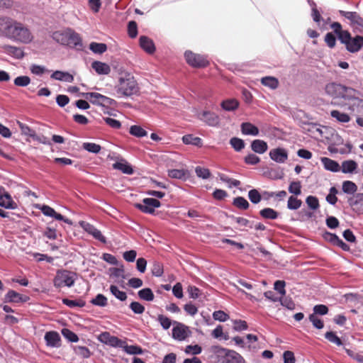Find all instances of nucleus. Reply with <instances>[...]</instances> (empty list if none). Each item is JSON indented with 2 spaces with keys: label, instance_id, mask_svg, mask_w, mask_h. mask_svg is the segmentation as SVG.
<instances>
[{
  "label": "nucleus",
  "instance_id": "obj_1",
  "mask_svg": "<svg viewBox=\"0 0 363 363\" xmlns=\"http://www.w3.org/2000/svg\"><path fill=\"white\" fill-rule=\"evenodd\" d=\"M0 33L13 41L24 44L30 43L33 38L27 26L9 17L0 18Z\"/></svg>",
  "mask_w": 363,
  "mask_h": 363
},
{
  "label": "nucleus",
  "instance_id": "obj_2",
  "mask_svg": "<svg viewBox=\"0 0 363 363\" xmlns=\"http://www.w3.org/2000/svg\"><path fill=\"white\" fill-rule=\"evenodd\" d=\"M52 38L55 41L62 45L75 48L77 50H83L84 46L80 35L72 28H68L55 31L52 33Z\"/></svg>",
  "mask_w": 363,
  "mask_h": 363
},
{
  "label": "nucleus",
  "instance_id": "obj_3",
  "mask_svg": "<svg viewBox=\"0 0 363 363\" xmlns=\"http://www.w3.org/2000/svg\"><path fill=\"white\" fill-rule=\"evenodd\" d=\"M325 91L328 95L335 99H343L346 101H350L355 95L359 94L356 89L335 82L326 84Z\"/></svg>",
  "mask_w": 363,
  "mask_h": 363
},
{
  "label": "nucleus",
  "instance_id": "obj_4",
  "mask_svg": "<svg viewBox=\"0 0 363 363\" xmlns=\"http://www.w3.org/2000/svg\"><path fill=\"white\" fill-rule=\"evenodd\" d=\"M116 93L123 96H131L139 92L138 84L134 77L130 74H126L121 77L117 85L115 86Z\"/></svg>",
  "mask_w": 363,
  "mask_h": 363
},
{
  "label": "nucleus",
  "instance_id": "obj_5",
  "mask_svg": "<svg viewBox=\"0 0 363 363\" xmlns=\"http://www.w3.org/2000/svg\"><path fill=\"white\" fill-rule=\"evenodd\" d=\"M76 277L75 272L66 269L58 270L53 280L54 286L56 288L71 287L74 284Z\"/></svg>",
  "mask_w": 363,
  "mask_h": 363
},
{
  "label": "nucleus",
  "instance_id": "obj_6",
  "mask_svg": "<svg viewBox=\"0 0 363 363\" xmlns=\"http://www.w3.org/2000/svg\"><path fill=\"white\" fill-rule=\"evenodd\" d=\"M340 43L345 45L346 50L350 53H356L363 48V36L357 35L352 37L351 33L345 34Z\"/></svg>",
  "mask_w": 363,
  "mask_h": 363
},
{
  "label": "nucleus",
  "instance_id": "obj_7",
  "mask_svg": "<svg viewBox=\"0 0 363 363\" xmlns=\"http://www.w3.org/2000/svg\"><path fill=\"white\" fill-rule=\"evenodd\" d=\"M81 94L86 99L89 100V101L94 105L106 106L115 105L116 104V101L114 99L102 95L99 93L86 92L82 93Z\"/></svg>",
  "mask_w": 363,
  "mask_h": 363
},
{
  "label": "nucleus",
  "instance_id": "obj_8",
  "mask_svg": "<svg viewBox=\"0 0 363 363\" xmlns=\"http://www.w3.org/2000/svg\"><path fill=\"white\" fill-rule=\"evenodd\" d=\"M228 352V350L220 346H211L208 350V359L210 363H225Z\"/></svg>",
  "mask_w": 363,
  "mask_h": 363
},
{
  "label": "nucleus",
  "instance_id": "obj_9",
  "mask_svg": "<svg viewBox=\"0 0 363 363\" xmlns=\"http://www.w3.org/2000/svg\"><path fill=\"white\" fill-rule=\"evenodd\" d=\"M184 57L186 62L193 67H205L209 63L206 56L196 54L190 50H186L184 52Z\"/></svg>",
  "mask_w": 363,
  "mask_h": 363
},
{
  "label": "nucleus",
  "instance_id": "obj_10",
  "mask_svg": "<svg viewBox=\"0 0 363 363\" xmlns=\"http://www.w3.org/2000/svg\"><path fill=\"white\" fill-rule=\"evenodd\" d=\"M339 13L350 21V25L357 31L363 32V18L355 11H345L340 10Z\"/></svg>",
  "mask_w": 363,
  "mask_h": 363
},
{
  "label": "nucleus",
  "instance_id": "obj_11",
  "mask_svg": "<svg viewBox=\"0 0 363 363\" xmlns=\"http://www.w3.org/2000/svg\"><path fill=\"white\" fill-rule=\"evenodd\" d=\"M135 206L143 213L152 214L156 208L161 206V202L154 198H145L141 203H135Z\"/></svg>",
  "mask_w": 363,
  "mask_h": 363
},
{
  "label": "nucleus",
  "instance_id": "obj_12",
  "mask_svg": "<svg viewBox=\"0 0 363 363\" xmlns=\"http://www.w3.org/2000/svg\"><path fill=\"white\" fill-rule=\"evenodd\" d=\"M198 118L209 126L217 127L220 124V117L216 113L209 111H203L199 113Z\"/></svg>",
  "mask_w": 363,
  "mask_h": 363
},
{
  "label": "nucleus",
  "instance_id": "obj_13",
  "mask_svg": "<svg viewBox=\"0 0 363 363\" xmlns=\"http://www.w3.org/2000/svg\"><path fill=\"white\" fill-rule=\"evenodd\" d=\"M80 226L84 229L85 232L93 236L94 238L100 241L102 243H106V238L102 235L101 232L98 230L92 224L86 221H81L79 223Z\"/></svg>",
  "mask_w": 363,
  "mask_h": 363
},
{
  "label": "nucleus",
  "instance_id": "obj_14",
  "mask_svg": "<svg viewBox=\"0 0 363 363\" xmlns=\"http://www.w3.org/2000/svg\"><path fill=\"white\" fill-rule=\"evenodd\" d=\"M98 340L106 345H108L111 347H121V346H123V340L118 339L116 336L111 335L108 332H104L101 333L99 337Z\"/></svg>",
  "mask_w": 363,
  "mask_h": 363
},
{
  "label": "nucleus",
  "instance_id": "obj_15",
  "mask_svg": "<svg viewBox=\"0 0 363 363\" xmlns=\"http://www.w3.org/2000/svg\"><path fill=\"white\" fill-rule=\"evenodd\" d=\"M347 202L356 213H363V193H357L348 199Z\"/></svg>",
  "mask_w": 363,
  "mask_h": 363
},
{
  "label": "nucleus",
  "instance_id": "obj_16",
  "mask_svg": "<svg viewBox=\"0 0 363 363\" xmlns=\"http://www.w3.org/2000/svg\"><path fill=\"white\" fill-rule=\"evenodd\" d=\"M269 157L277 163H284L288 159V152L286 150L282 147L272 149L269 152Z\"/></svg>",
  "mask_w": 363,
  "mask_h": 363
},
{
  "label": "nucleus",
  "instance_id": "obj_17",
  "mask_svg": "<svg viewBox=\"0 0 363 363\" xmlns=\"http://www.w3.org/2000/svg\"><path fill=\"white\" fill-rule=\"evenodd\" d=\"M191 331L189 328L182 323H177L172 329V336L174 339L183 340L189 337Z\"/></svg>",
  "mask_w": 363,
  "mask_h": 363
},
{
  "label": "nucleus",
  "instance_id": "obj_18",
  "mask_svg": "<svg viewBox=\"0 0 363 363\" xmlns=\"http://www.w3.org/2000/svg\"><path fill=\"white\" fill-rule=\"evenodd\" d=\"M28 300V297L21 295L14 290H9L4 297V302L9 303H21Z\"/></svg>",
  "mask_w": 363,
  "mask_h": 363
},
{
  "label": "nucleus",
  "instance_id": "obj_19",
  "mask_svg": "<svg viewBox=\"0 0 363 363\" xmlns=\"http://www.w3.org/2000/svg\"><path fill=\"white\" fill-rule=\"evenodd\" d=\"M140 46L148 54H152L155 51V45L152 39L145 35H141L139 38Z\"/></svg>",
  "mask_w": 363,
  "mask_h": 363
},
{
  "label": "nucleus",
  "instance_id": "obj_20",
  "mask_svg": "<svg viewBox=\"0 0 363 363\" xmlns=\"http://www.w3.org/2000/svg\"><path fill=\"white\" fill-rule=\"evenodd\" d=\"M320 162L323 165L325 169L332 172H338L340 170V166L339 163L329 157H323L320 158Z\"/></svg>",
  "mask_w": 363,
  "mask_h": 363
},
{
  "label": "nucleus",
  "instance_id": "obj_21",
  "mask_svg": "<svg viewBox=\"0 0 363 363\" xmlns=\"http://www.w3.org/2000/svg\"><path fill=\"white\" fill-rule=\"evenodd\" d=\"M3 49L5 53L15 57L16 59H22L25 55L24 52L21 48L13 45H6L3 47Z\"/></svg>",
  "mask_w": 363,
  "mask_h": 363
},
{
  "label": "nucleus",
  "instance_id": "obj_22",
  "mask_svg": "<svg viewBox=\"0 0 363 363\" xmlns=\"http://www.w3.org/2000/svg\"><path fill=\"white\" fill-rule=\"evenodd\" d=\"M252 150L257 154H264L268 149L267 143L262 140L256 139L252 141L250 145Z\"/></svg>",
  "mask_w": 363,
  "mask_h": 363
},
{
  "label": "nucleus",
  "instance_id": "obj_23",
  "mask_svg": "<svg viewBox=\"0 0 363 363\" xmlns=\"http://www.w3.org/2000/svg\"><path fill=\"white\" fill-rule=\"evenodd\" d=\"M168 176L172 179L186 181L190 177V172L187 169H173L168 170Z\"/></svg>",
  "mask_w": 363,
  "mask_h": 363
},
{
  "label": "nucleus",
  "instance_id": "obj_24",
  "mask_svg": "<svg viewBox=\"0 0 363 363\" xmlns=\"http://www.w3.org/2000/svg\"><path fill=\"white\" fill-rule=\"evenodd\" d=\"M45 340L48 346L57 347L60 346V337L57 332L50 331L45 335Z\"/></svg>",
  "mask_w": 363,
  "mask_h": 363
},
{
  "label": "nucleus",
  "instance_id": "obj_25",
  "mask_svg": "<svg viewBox=\"0 0 363 363\" xmlns=\"http://www.w3.org/2000/svg\"><path fill=\"white\" fill-rule=\"evenodd\" d=\"M241 132L245 135L257 136L259 135V129L254 124L250 122H244L240 125Z\"/></svg>",
  "mask_w": 363,
  "mask_h": 363
},
{
  "label": "nucleus",
  "instance_id": "obj_26",
  "mask_svg": "<svg viewBox=\"0 0 363 363\" xmlns=\"http://www.w3.org/2000/svg\"><path fill=\"white\" fill-rule=\"evenodd\" d=\"M50 77L53 79L66 82H72L74 77L67 72L56 70L52 72Z\"/></svg>",
  "mask_w": 363,
  "mask_h": 363
},
{
  "label": "nucleus",
  "instance_id": "obj_27",
  "mask_svg": "<svg viewBox=\"0 0 363 363\" xmlns=\"http://www.w3.org/2000/svg\"><path fill=\"white\" fill-rule=\"evenodd\" d=\"M91 67L99 74H108L111 72L109 65L100 61H94Z\"/></svg>",
  "mask_w": 363,
  "mask_h": 363
},
{
  "label": "nucleus",
  "instance_id": "obj_28",
  "mask_svg": "<svg viewBox=\"0 0 363 363\" xmlns=\"http://www.w3.org/2000/svg\"><path fill=\"white\" fill-rule=\"evenodd\" d=\"M113 168L114 169L120 170L123 173L126 174H132L133 173V167L126 161L122 160L121 162H116L113 164Z\"/></svg>",
  "mask_w": 363,
  "mask_h": 363
},
{
  "label": "nucleus",
  "instance_id": "obj_29",
  "mask_svg": "<svg viewBox=\"0 0 363 363\" xmlns=\"http://www.w3.org/2000/svg\"><path fill=\"white\" fill-rule=\"evenodd\" d=\"M358 167L357 163L352 160H345L342 162L341 171L344 174H352L355 172Z\"/></svg>",
  "mask_w": 363,
  "mask_h": 363
},
{
  "label": "nucleus",
  "instance_id": "obj_30",
  "mask_svg": "<svg viewBox=\"0 0 363 363\" xmlns=\"http://www.w3.org/2000/svg\"><path fill=\"white\" fill-rule=\"evenodd\" d=\"M352 102L350 104L349 109L354 111L355 110L360 114L363 115V99H359L357 95L350 101Z\"/></svg>",
  "mask_w": 363,
  "mask_h": 363
},
{
  "label": "nucleus",
  "instance_id": "obj_31",
  "mask_svg": "<svg viewBox=\"0 0 363 363\" xmlns=\"http://www.w3.org/2000/svg\"><path fill=\"white\" fill-rule=\"evenodd\" d=\"M342 190L345 194L354 196L357 191V186L352 181H344L342 185Z\"/></svg>",
  "mask_w": 363,
  "mask_h": 363
},
{
  "label": "nucleus",
  "instance_id": "obj_32",
  "mask_svg": "<svg viewBox=\"0 0 363 363\" xmlns=\"http://www.w3.org/2000/svg\"><path fill=\"white\" fill-rule=\"evenodd\" d=\"M182 141L186 145H192L197 147H201L203 144L201 138L191 134L184 135Z\"/></svg>",
  "mask_w": 363,
  "mask_h": 363
},
{
  "label": "nucleus",
  "instance_id": "obj_33",
  "mask_svg": "<svg viewBox=\"0 0 363 363\" xmlns=\"http://www.w3.org/2000/svg\"><path fill=\"white\" fill-rule=\"evenodd\" d=\"M220 106L227 111H233L236 110L239 106V103L233 99H226L221 102Z\"/></svg>",
  "mask_w": 363,
  "mask_h": 363
},
{
  "label": "nucleus",
  "instance_id": "obj_34",
  "mask_svg": "<svg viewBox=\"0 0 363 363\" xmlns=\"http://www.w3.org/2000/svg\"><path fill=\"white\" fill-rule=\"evenodd\" d=\"M259 215L265 219L276 220L279 216V213L273 208H264L259 211Z\"/></svg>",
  "mask_w": 363,
  "mask_h": 363
},
{
  "label": "nucleus",
  "instance_id": "obj_35",
  "mask_svg": "<svg viewBox=\"0 0 363 363\" xmlns=\"http://www.w3.org/2000/svg\"><path fill=\"white\" fill-rule=\"evenodd\" d=\"M330 28L333 29L334 33L337 35V38L340 41H341V39L344 38L343 36L345 35V34L350 33V32L347 30H342V27L340 23L339 22H333L330 25Z\"/></svg>",
  "mask_w": 363,
  "mask_h": 363
},
{
  "label": "nucleus",
  "instance_id": "obj_36",
  "mask_svg": "<svg viewBox=\"0 0 363 363\" xmlns=\"http://www.w3.org/2000/svg\"><path fill=\"white\" fill-rule=\"evenodd\" d=\"M89 49L94 54L101 55L107 50V45L102 43L91 42L89 44Z\"/></svg>",
  "mask_w": 363,
  "mask_h": 363
},
{
  "label": "nucleus",
  "instance_id": "obj_37",
  "mask_svg": "<svg viewBox=\"0 0 363 363\" xmlns=\"http://www.w3.org/2000/svg\"><path fill=\"white\" fill-rule=\"evenodd\" d=\"M129 133L136 138H143L147 136V132L140 125H133L130 127Z\"/></svg>",
  "mask_w": 363,
  "mask_h": 363
},
{
  "label": "nucleus",
  "instance_id": "obj_38",
  "mask_svg": "<svg viewBox=\"0 0 363 363\" xmlns=\"http://www.w3.org/2000/svg\"><path fill=\"white\" fill-rule=\"evenodd\" d=\"M138 295L140 299L146 301H152L155 298L154 294L150 288L142 289L138 291Z\"/></svg>",
  "mask_w": 363,
  "mask_h": 363
},
{
  "label": "nucleus",
  "instance_id": "obj_39",
  "mask_svg": "<svg viewBox=\"0 0 363 363\" xmlns=\"http://www.w3.org/2000/svg\"><path fill=\"white\" fill-rule=\"evenodd\" d=\"M123 350L129 354H141L143 350L140 347L136 345H128L125 341L123 340V346H121Z\"/></svg>",
  "mask_w": 363,
  "mask_h": 363
},
{
  "label": "nucleus",
  "instance_id": "obj_40",
  "mask_svg": "<svg viewBox=\"0 0 363 363\" xmlns=\"http://www.w3.org/2000/svg\"><path fill=\"white\" fill-rule=\"evenodd\" d=\"M242 357L237 352L229 350L225 363H243Z\"/></svg>",
  "mask_w": 363,
  "mask_h": 363
},
{
  "label": "nucleus",
  "instance_id": "obj_41",
  "mask_svg": "<svg viewBox=\"0 0 363 363\" xmlns=\"http://www.w3.org/2000/svg\"><path fill=\"white\" fill-rule=\"evenodd\" d=\"M262 84L272 89H275L279 86V81L274 77H264L261 79Z\"/></svg>",
  "mask_w": 363,
  "mask_h": 363
},
{
  "label": "nucleus",
  "instance_id": "obj_42",
  "mask_svg": "<svg viewBox=\"0 0 363 363\" xmlns=\"http://www.w3.org/2000/svg\"><path fill=\"white\" fill-rule=\"evenodd\" d=\"M0 206L6 209H16L17 204L13 201L11 195L9 194L0 201Z\"/></svg>",
  "mask_w": 363,
  "mask_h": 363
},
{
  "label": "nucleus",
  "instance_id": "obj_43",
  "mask_svg": "<svg viewBox=\"0 0 363 363\" xmlns=\"http://www.w3.org/2000/svg\"><path fill=\"white\" fill-rule=\"evenodd\" d=\"M330 116L341 123H347L350 120V117L345 113H342L337 110H333L330 112Z\"/></svg>",
  "mask_w": 363,
  "mask_h": 363
},
{
  "label": "nucleus",
  "instance_id": "obj_44",
  "mask_svg": "<svg viewBox=\"0 0 363 363\" xmlns=\"http://www.w3.org/2000/svg\"><path fill=\"white\" fill-rule=\"evenodd\" d=\"M302 204V201L297 197L291 196L287 201V208L291 211L298 209Z\"/></svg>",
  "mask_w": 363,
  "mask_h": 363
},
{
  "label": "nucleus",
  "instance_id": "obj_45",
  "mask_svg": "<svg viewBox=\"0 0 363 363\" xmlns=\"http://www.w3.org/2000/svg\"><path fill=\"white\" fill-rule=\"evenodd\" d=\"M218 177L220 181L228 184V187H238L240 185L239 180L228 177L224 174L219 173Z\"/></svg>",
  "mask_w": 363,
  "mask_h": 363
},
{
  "label": "nucleus",
  "instance_id": "obj_46",
  "mask_svg": "<svg viewBox=\"0 0 363 363\" xmlns=\"http://www.w3.org/2000/svg\"><path fill=\"white\" fill-rule=\"evenodd\" d=\"M230 145L236 152H240L245 145V141L237 137H233L230 140Z\"/></svg>",
  "mask_w": 363,
  "mask_h": 363
},
{
  "label": "nucleus",
  "instance_id": "obj_47",
  "mask_svg": "<svg viewBox=\"0 0 363 363\" xmlns=\"http://www.w3.org/2000/svg\"><path fill=\"white\" fill-rule=\"evenodd\" d=\"M82 148L86 151L94 154L99 153L101 150V145L94 143H84L82 144Z\"/></svg>",
  "mask_w": 363,
  "mask_h": 363
},
{
  "label": "nucleus",
  "instance_id": "obj_48",
  "mask_svg": "<svg viewBox=\"0 0 363 363\" xmlns=\"http://www.w3.org/2000/svg\"><path fill=\"white\" fill-rule=\"evenodd\" d=\"M110 291L113 296L121 301H123L127 298L126 293L119 290L118 287L115 285H111Z\"/></svg>",
  "mask_w": 363,
  "mask_h": 363
},
{
  "label": "nucleus",
  "instance_id": "obj_49",
  "mask_svg": "<svg viewBox=\"0 0 363 363\" xmlns=\"http://www.w3.org/2000/svg\"><path fill=\"white\" fill-rule=\"evenodd\" d=\"M328 313V308L324 304H318L313 307V314H311L308 318H315V315H325Z\"/></svg>",
  "mask_w": 363,
  "mask_h": 363
},
{
  "label": "nucleus",
  "instance_id": "obj_50",
  "mask_svg": "<svg viewBox=\"0 0 363 363\" xmlns=\"http://www.w3.org/2000/svg\"><path fill=\"white\" fill-rule=\"evenodd\" d=\"M233 204L242 210H246L250 206L248 201L242 196H238L235 198L233 199Z\"/></svg>",
  "mask_w": 363,
  "mask_h": 363
},
{
  "label": "nucleus",
  "instance_id": "obj_51",
  "mask_svg": "<svg viewBox=\"0 0 363 363\" xmlns=\"http://www.w3.org/2000/svg\"><path fill=\"white\" fill-rule=\"evenodd\" d=\"M17 125L23 135L29 136L31 138H33L34 135L35 134V131L33 129L30 128L28 125L20 121H17Z\"/></svg>",
  "mask_w": 363,
  "mask_h": 363
},
{
  "label": "nucleus",
  "instance_id": "obj_52",
  "mask_svg": "<svg viewBox=\"0 0 363 363\" xmlns=\"http://www.w3.org/2000/svg\"><path fill=\"white\" fill-rule=\"evenodd\" d=\"M230 218L233 220L235 221L240 226L253 228V221H250L242 217H236L235 216H231Z\"/></svg>",
  "mask_w": 363,
  "mask_h": 363
},
{
  "label": "nucleus",
  "instance_id": "obj_53",
  "mask_svg": "<svg viewBox=\"0 0 363 363\" xmlns=\"http://www.w3.org/2000/svg\"><path fill=\"white\" fill-rule=\"evenodd\" d=\"M151 272L156 277H162L164 272L162 264L160 262H154L151 268Z\"/></svg>",
  "mask_w": 363,
  "mask_h": 363
},
{
  "label": "nucleus",
  "instance_id": "obj_54",
  "mask_svg": "<svg viewBox=\"0 0 363 363\" xmlns=\"http://www.w3.org/2000/svg\"><path fill=\"white\" fill-rule=\"evenodd\" d=\"M195 173L199 178L207 179L211 177V172L208 169L197 166L195 168Z\"/></svg>",
  "mask_w": 363,
  "mask_h": 363
},
{
  "label": "nucleus",
  "instance_id": "obj_55",
  "mask_svg": "<svg viewBox=\"0 0 363 363\" xmlns=\"http://www.w3.org/2000/svg\"><path fill=\"white\" fill-rule=\"evenodd\" d=\"M248 197L250 201L254 204H257L262 200V195L256 189H253L249 191Z\"/></svg>",
  "mask_w": 363,
  "mask_h": 363
},
{
  "label": "nucleus",
  "instance_id": "obj_56",
  "mask_svg": "<svg viewBox=\"0 0 363 363\" xmlns=\"http://www.w3.org/2000/svg\"><path fill=\"white\" fill-rule=\"evenodd\" d=\"M289 191L296 196L301 194V184L300 182H291L288 188Z\"/></svg>",
  "mask_w": 363,
  "mask_h": 363
},
{
  "label": "nucleus",
  "instance_id": "obj_57",
  "mask_svg": "<svg viewBox=\"0 0 363 363\" xmlns=\"http://www.w3.org/2000/svg\"><path fill=\"white\" fill-rule=\"evenodd\" d=\"M306 203L308 206L312 210H316L319 208V201L316 196H308L306 197Z\"/></svg>",
  "mask_w": 363,
  "mask_h": 363
},
{
  "label": "nucleus",
  "instance_id": "obj_58",
  "mask_svg": "<svg viewBox=\"0 0 363 363\" xmlns=\"http://www.w3.org/2000/svg\"><path fill=\"white\" fill-rule=\"evenodd\" d=\"M62 302L64 304L70 308L83 307L85 306V302L83 300H71L68 298H64Z\"/></svg>",
  "mask_w": 363,
  "mask_h": 363
},
{
  "label": "nucleus",
  "instance_id": "obj_59",
  "mask_svg": "<svg viewBox=\"0 0 363 363\" xmlns=\"http://www.w3.org/2000/svg\"><path fill=\"white\" fill-rule=\"evenodd\" d=\"M91 303L95 306H105L107 304V298L104 295L99 294L91 301Z\"/></svg>",
  "mask_w": 363,
  "mask_h": 363
},
{
  "label": "nucleus",
  "instance_id": "obj_60",
  "mask_svg": "<svg viewBox=\"0 0 363 363\" xmlns=\"http://www.w3.org/2000/svg\"><path fill=\"white\" fill-rule=\"evenodd\" d=\"M62 334L69 342H77L79 340L77 335L69 329L63 328L62 330Z\"/></svg>",
  "mask_w": 363,
  "mask_h": 363
},
{
  "label": "nucleus",
  "instance_id": "obj_61",
  "mask_svg": "<svg viewBox=\"0 0 363 363\" xmlns=\"http://www.w3.org/2000/svg\"><path fill=\"white\" fill-rule=\"evenodd\" d=\"M30 82V79L28 76H18L14 79V84L18 86H26Z\"/></svg>",
  "mask_w": 363,
  "mask_h": 363
},
{
  "label": "nucleus",
  "instance_id": "obj_62",
  "mask_svg": "<svg viewBox=\"0 0 363 363\" xmlns=\"http://www.w3.org/2000/svg\"><path fill=\"white\" fill-rule=\"evenodd\" d=\"M128 35L130 38H135L138 35L137 23L134 21H131L128 24Z\"/></svg>",
  "mask_w": 363,
  "mask_h": 363
},
{
  "label": "nucleus",
  "instance_id": "obj_63",
  "mask_svg": "<svg viewBox=\"0 0 363 363\" xmlns=\"http://www.w3.org/2000/svg\"><path fill=\"white\" fill-rule=\"evenodd\" d=\"M325 337L330 342L335 343L340 346L342 345V342L340 337H338L333 332H327L325 334Z\"/></svg>",
  "mask_w": 363,
  "mask_h": 363
},
{
  "label": "nucleus",
  "instance_id": "obj_64",
  "mask_svg": "<svg viewBox=\"0 0 363 363\" xmlns=\"http://www.w3.org/2000/svg\"><path fill=\"white\" fill-rule=\"evenodd\" d=\"M244 162L247 164L255 165L260 162V158L253 153H250L245 157Z\"/></svg>",
  "mask_w": 363,
  "mask_h": 363
}]
</instances>
